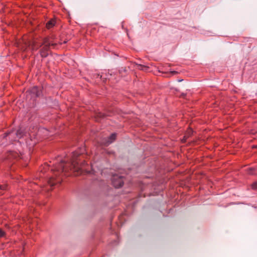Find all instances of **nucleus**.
<instances>
[{
	"label": "nucleus",
	"instance_id": "9",
	"mask_svg": "<svg viewBox=\"0 0 257 257\" xmlns=\"http://www.w3.org/2000/svg\"><path fill=\"white\" fill-rule=\"evenodd\" d=\"M48 182L51 186H54L56 183V182L54 181V178L53 177L50 178Z\"/></svg>",
	"mask_w": 257,
	"mask_h": 257
},
{
	"label": "nucleus",
	"instance_id": "17",
	"mask_svg": "<svg viewBox=\"0 0 257 257\" xmlns=\"http://www.w3.org/2000/svg\"><path fill=\"white\" fill-rule=\"evenodd\" d=\"M172 73H173V74H176V73H177V72H176V71H173V72H172Z\"/></svg>",
	"mask_w": 257,
	"mask_h": 257
},
{
	"label": "nucleus",
	"instance_id": "16",
	"mask_svg": "<svg viewBox=\"0 0 257 257\" xmlns=\"http://www.w3.org/2000/svg\"><path fill=\"white\" fill-rule=\"evenodd\" d=\"M10 155H11V156H12V157H16V156H17V154H16V153H14V152H11L10 153Z\"/></svg>",
	"mask_w": 257,
	"mask_h": 257
},
{
	"label": "nucleus",
	"instance_id": "18",
	"mask_svg": "<svg viewBox=\"0 0 257 257\" xmlns=\"http://www.w3.org/2000/svg\"><path fill=\"white\" fill-rule=\"evenodd\" d=\"M255 147H256V148H257V146H256Z\"/></svg>",
	"mask_w": 257,
	"mask_h": 257
},
{
	"label": "nucleus",
	"instance_id": "8",
	"mask_svg": "<svg viewBox=\"0 0 257 257\" xmlns=\"http://www.w3.org/2000/svg\"><path fill=\"white\" fill-rule=\"evenodd\" d=\"M55 21L54 20L49 21L46 24V27L48 29L52 28L55 25Z\"/></svg>",
	"mask_w": 257,
	"mask_h": 257
},
{
	"label": "nucleus",
	"instance_id": "6",
	"mask_svg": "<svg viewBox=\"0 0 257 257\" xmlns=\"http://www.w3.org/2000/svg\"><path fill=\"white\" fill-rule=\"evenodd\" d=\"M65 162L62 161L61 163H59V165L56 167V169L57 171L61 172L67 171L68 170V169L64 165Z\"/></svg>",
	"mask_w": 257,
	"mask_h": 257
},
{
	"label": "nucleus",
	"instance_id": "3",
	"mask_svg": "<svg viewBox=\"0 0 257 257\" xmlns=\"http://www.w3.org/2000/svg\"><path fill=\"white\" fill-rule=\"evenodd\" d=\"M112 183L114 187H121L123 184V178L121 176L114 175L112 178Z\"/></svg>",
	"mask_w": 257,
	"mask_h": 257
},
{
	"label": "nucleus",
	"instance_id": "12",
	"mask_svg": "<svg viewBox=\"0 0 257 257\" xmlns=\"http://www.w3.org/2000/svg\"><path fill=\"white\" fill-rule=\"evenodd\" d=\"M148 68L149 67L147 66L142 65H139L138 66V68L139 69L143 70V71H147L148 70Z\"/></svg>",
	"mask_w": 257,
	"mask_h": 257
},
{
	"label": "nucleus",
	"instance_id": "10",
	"mask_svg": "<svg viewBox=\"0 0 257 257\" xmlns=\"http://www.w3.org/2000/svg\"><path fill=\"white\" fill-rule=\"evenodd\" d=\"M8 185L7 184L0 185V194H2V191L7 190Z\"/></svg>",
	"mask_w": 257,
	"mask_h": 257
},
{
	"label": "nucleus",
	"instance_id": "15",
	"mask_svg": "<svg viewBox=\"0 0 257 257\" xmlns=\"http://www.w3.org/2000/svg\"><path fill=\"white\" fill-rule=\"evenodd\" d=\"M13 132H10L8 133H6L4 134V138L7 137L8 135H12L13 134Z\"/></svg>",
	"mask_w": 257,
	"mask_h": 257
},
{
	"label": "nucleus",
	"instance_id": "2",
	"mask_svg": "<svg viewBox=\"0 0 257 257\" xmlns=\"http://www.w3.org/2000/svg\"><path fill=\"white\" fill-rule=\"evenodd\" d=\"M56 44H51L47 39H45L43 43L40 46H43L40 50V54L42 57H46L48 55V52L50 49V46H55Z\"/></svg>",
	"mask_w": 257,
	"mask_h": 257
},
{
	"label": "nucleus",
	"instance_id": "5",
	"mask_svg": "<svg viewBox=\"0 0 257 257\" xmlns=\"http://www.w3.org/2000/svg\"><path fill=\"white\" fill-rule=\"evenodd\" d=\"M30 93L35 96H39L41 94V90L38 87L35 86L33 87L30 91Z\"/></svg>",
	"mask_w": 257,
	"mask_h": 257
},
{
	"label": "nucleus",
	"instance_id": "11",
	"mask_svg": "<svg viewBox=\"0 0 257 257\" xmlns=\"http://www.w3.org/2000/svg\"><path fill=\"white\" fill-rule=\"evenodd\" d=\"M22 134H23V132H22V131L21 129L19 130L17 132V133H16V136H17V137L18 138H19H19H21L22 137V136H23V135H22Z\"/></svg>",
	"mask_w": 257,
	"mask_h": 257
},
{
	"label": "nucleus",
	"instance_id": "1",
	"mask_svg": "<svg viewBox=\"0 0 257 257\" xmlns=\"http://www.w3.org/2000/svg\"><path fill=\"white\" fill-rule=\"evenodd\" d=\"M79 156L77 153H73L72 158L71 160L70 169L76 172L77 175L82 173L81 168L79 166L78 162L76 161V158Z\"/></svg>",
	"mask_w": 257,
	"mask_h": 257
},
{
	"label": "nucleus",
	"instance_id": "14",
	"mask_svg": "<svg viewBox=\"0 0 257 257\" xmlns=\"http://www.w3.org/2000/svg\"><path fill=\"white\" fill-rule=\"evenodd\" d=\"M5 235V232L2 229L0 228V237H4Z\"/></svg>",
	"mask_w": 257,
	"mask_h": 257
},
{
	"label": "nucleus",
	"instance_id": "7",
	"mask_svg": "<svg viewBox=\"0 0 257 257\" xmlns=\"http://www.w3.org/2000/svg\"><path fill=\"white\" fill-rule=\"evenodd\" d=\"M193 132L191 128H189L187 131V132L186 133L182 141L183 142H185L186 140H187V139H188L189 137H190L192 135Z\"/></svg>",
	"mask_w": 257,
	"mask_h": 257
},
{
	"label": "nucleus",
	"instance_id": "13",
	"mask_svg": "<svg viewBox=\"0 0 257 257\" xmlns=\"http://www.w3.org/2000/svg\"><path fill=\"white\" fill-rule=\"evenodd\" d=\"M251 188L252 189L257 190V181L252 184Z\"/></svg>",
	"mask_w": 257,
	"mask_h": 257
},
{
	"label": "nucleus",
	"instance_id": "4",
	"mask_svg": "<svg viewBox=\"0 0 257 257\" xmlns=\"http://www.w3.org/2000/svg\"><path fill=\"white\" fill-rule=\"evenodd\" d=\"M116 138V134H112L109 138L105 140L102 143L105 146H108L109 144L112 143L115 140Z\"/></svg>",
	"mask_w": 257,
	"mask_h": 257
}]
</instances>
